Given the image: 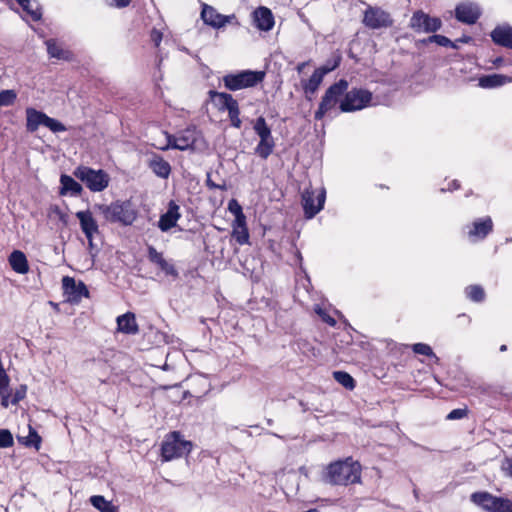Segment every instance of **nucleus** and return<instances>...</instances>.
<instances>
[{
  "label": "nucleus",
  "mask_w": 512,
  "mask_h": 512,
  "mask_svg": "<svg viewBox=\"0 0 512 512\" xmlns=\"http://www.w3.org/2000/svg\"><path fill=\"white\" fill-rule=\"evenodd\" d=\"M325 483L331 485H349L361 480V466L351 457L330 463L323 474Z\"/></svg>",
  "instance_id": "nucleus-1"
},
{
  "label": "nucleus",
  "mask_w": 512,
  "mask_h": 512,
  "mask_svg": "<svg viewBox=\"0 0 512 512\" xmlns=\"http://www.w3.org/2000/svg\"><path fill=\"white\" fill-rule=\"evenodd\" d=\"M95 209L103 216L106 222L130 226L138 216L130 200H116L110 204H96Z\"/></svg>",
  "instance_id": "nucleus-2"
},
{
  "label": "nucleus",
  "mask_w": 512,
  "mask_h": 512,
  "mask_svg": "<svg viewBox=\"0 0 512 512\" xmlns=\"http://www.w3.org/2000/svg\"><path fill=\"white\" fill-rule=\"evenodd\" d=\"M264 77L265 72L263 71L242 70L223 76V83L226 89L230 91H237L255 87L263 81Z\"/></svg>",
  "instance_id": "nucleus-3"
},
{
  "label": "nucleus",
  "mask_w": 512,
  "mask_h": 512,
  "mask_svg": "<svg viewBox=\"0 0 512 512\" xmlns=\"http://www.w3.org/2000/svg\"><path fill=\"white\" fill-rule=\"evenodd\" d=\"M73 175L93 192L103 191L108 187L110 181L109 175L104 170H94L87 166L77 167Z\"/></svg>",
  "instance_id": "nucleus-4"
},
{
  "label": "nucleus",
  "mask_w": 512,
  "mask_h": 512,
  "mask_svg": "<svg viewBox=\"0 0 512 512\" xmlns=\"http://www.w3.org/2000/svg\"><path fill=\"white\" fill-rule=\"evenodd\" d=\"M192 443L182 438L178 431L171 432L163 441L161 446V455L165 461L179 458L190 453Z\"/></svg>",
  "instance_id": "nucleus-5"
},
{
  "label": "nucleus",
  "mask_w": 512,
  "mask_h": 512,
  "mask_svg": "<svg viewBox=\"0 0 512 512\" xmlns=\"http://www.w3.org/2000/svg\"><path fill=\"white\" fill-rule=\"evenodd\" d=\"M253 129L259 137V143L255 147V153L262 159L266 160L275 147V140L272 136L271 128L266 123L263 116L256 118Z\"/></svg>",
  "instance_id": "nucleus-6"
},
{
  "label": "nucleus",
  "mask_w": 512,
  "mask_h": 512,
  "mask_svg": "<svg viewBox=\"0 0 512 512\" xmlns=\"http://www.w3.org/2000/svg\"><path fill=\"white\" fill-rule=\"evenodd\" d=\"M348 89V81L340 79L338 82L332 84L324 93L318 109L314 114L316 120H321L328 111L336 106L341 96L344 95Z\"/></svg>",
  "instance_id": "nucleus-7"
},
{
  "label": "nucleus",
  "mask_w": 512,
  "mask_h": 512,
  "mask_svg": "<svg viewBox=\"0 0 512 512\" xmlns=\"http://www.w3.org/2000/svg\"><path fill=\"white\" fill-rule=\"evenodd\" d=\"M471 501L489 512H512V501L488 492H475Z\"/></svg>",
  "instance_id": "nucleus-8"
},
{
  "label": "nucleus",
  "mask_w": 512,
  "mask_h": 512,
  "mask_svg": "<svg viewBox=\"0 0 512 512\" xmlns=\"http://www.w3.org/2000/svg\"><path fill=\"white\" fill-rule=\"evenodd\" d=\"M372 100V93L365 89L353 88L344 93V98L340 102L342 112H353L365 108Z\"/></svg>",
  "instance_id": "nucleus-9"
},
{
  "label": "nucleus",
  "mask_w": 512,
  "mask_h": 512,
  "mask_svg": "<svg viewBox=\"0 0 512 512\" xmlns=\"http://www.w3.org/2000/svg\"><path fill=\"white\" fill-rule=\"evenodd\" d=\"M325 199L326 191L324 188H321L317 195H315L314 190L305 189L302 193V206L305 217L307 219L315 217L322 210Z\"/></svg>",
  "instance_id": "nucleus-10"
},
{
  "label": "nucleus",
  "mask_w": 512,
  "mask_h": 512,
  "mask_svg": "<svg viewBox=\"0 0 512 512\" xmlns=\"http://www.w3.org/2000/svg\"><path fill=\"white\" fill-rule=\"evenodd\" d=\"M442 26L441 19L431 17L422 10L413 13L410 19V27L416 32L434 33Z\"/></svg>",
  "instance_id": "nucleus-11"
},
{
  "label": "nucleus",
  "mask_w": 512,
  "mask_h": 512,
  "mask_svg": "<svg viewBox=\"0 0 512 512\" xmlns=\"http://www.w3.org/2000/svg\"><path fill=\"white\" fill-rule=\"evenodd\" d=\"M363 24L370 29H380L392 26L393 20L390 14L380 7L369 6L364 12Z\"/></svg>",
  "instance_id": "nucleus-12"
},
{
  "label": "nucleus",
  "mask_w": 512,
  "mask_h": 512,
  "mask_svg": "<svg viewBox=\"0 0 512 512\" xmlns=\"http://www.w3.org/2000/svg\"><path fill=\"white\" fill-rule=\"evenodd\" d=\"M62 289L66 300L72 304H78L83 297L89 296V291L84 282L76 280L70 276L62 278Z\"/></svg>",
  "instance_id": "nucleus-13"
},
{
  "label": "nucleus",
  "mask_w": 512,
  "mask_h": 512,
  "mask_svg": "<svg viewBox=\"0 0 512 512\" xmlns=\"http://www.w3.org/2000/svg\"><path fill=\"white\" fill-rule=\"evenodd\" d=\"M201 18L205 24L217 29L224 27L228 23H232L233 20H236V16L234 14L222 15L214 7L208 4H203Z\"/></svg>",
  "instance_id": "nucleus-14"
},
{
  "label": "nucleus",
  "mask_w": 512,
  "mask_h": 512,
  "mask_svg": "<svg viewBox=\"0 0 512 512\" xmlns=\"http://www.w3.org/2000/svg\"><path fill=\"white\" fill-rule=\"evenodd\" d=\"M481 16L480 7L473 2L459 3L455 8V18L464 24H475Z\"/></svg>",
  "instance_id": "nucleus-15"
},
{
  "label": "nucleus",
  "mask_w": 512,
  "mask_h": 512,
  "mask_svg": "<svg viewBox=\"0 0 512 512\" xmlns=\"http://www.w3.org/2000/svg\"><path fill=\"white\" fill-rule=\"evenodd\" d=\"M198 136L199 132L195 126L188 127L173 136L172 148L181 151L194 149Z\"/></svg>",
  "instance_id": "nucleus-16"
},
{
  "label": "nucleus",
  "mask_w": 512,
  "mask_h": 512,
  "mask_svg": "<svg viewBox=\"0 0 512 512\" xmlns=\"http://www.w3.org/2000/svg\"><path fill=\"white\" fill-rule=\"evenodd\" d=\"M252 15L253 22L259 30L267 32L273 28L275 21L269 8L260 6L253 11Z\"/></svg>",
  "instance_id": "nucleus-17"
},
{
  "label": "nucleus",
  "mask_w": 512,
  "mask_h": 512,
  "mask_svg": "<svg viewBox=\"0 0 512 512\" xmlns=\"http://www.w3.org/2000/svg\"><path fill=\"white\" fill-rule=\"evenodd\" d=\"M179 206L171 200L168 204L167 211L160 216L158 227L162 232H167L176 226L180 218Z\"/></svg>",
  "instance_id": "nucleus-18"
},
{
  "label": "nucleus",
  "mask_w": 512,
  "mask_h": 512,
  "mask_svg": "<svg viewBox=\"0 0 512 512\" xmlns=\"http://www.w3.org/2000/svg\"><path fill=\"white\" fill-rule=\"evenodd\" d=\"M147 252H148V255H147L148 259L151 263L159 266V268L166 275H170L174 278L178 277L179 274H178V271L176 270L175 266L173 264H170L169 262H167L164 259L163 254L161 252H158L154 246L149 245L147 247Z\"/></svg>",
  "instance_id": "nucleus-19"
},
{
  "label": "nucleus",
  "mask_w": 512,
  "mask_h": 512,
  "mask_svg": "<svg viewBox=\"0 0 512 512\" xmlns=\"http://www.w3.org/2000/svg\"><path fill=\"white\" fill-rule=\"evenodd\" d=\"M76 217L80 222V227L86 238H90L95 233H98V224L93 218L90 210L78 211Z\"/></svg>",
  "instance_id": "nucleus-20"
},
{
  "label": "nucleus",
  "mask_w": 512,
  "mask_h": 512,
  "mask_svg": "<svg viewBox=\"0 0 512 512\" xmlns=\"http://www.w3.org/2000/svg\"><path fill=\"white\" fill-rule=\"evenodd\" d=\"M493 229L492 219L487 216L485 218H479L472 224V228L469 230L468 235L470 238L484 239Z\"/></svg>",
  "instance_id": "nucleus-21"
},
{
  "label": "nucleus",
  "mask_w": 512,
  "mask_h": 512,
  "mask_svg": "<svg viewBox=\"0 0 512 512\" xmlns=\"http://www.w3.org/2000/svg\"><path fill=\"white\" fill-rule=\"evenodd\" d=\"M493 42L499 46L512 48V27L509 25L497 26L490 34Z\"/></svg>",
  "instance_id": "nucleus-22"
},
{
  "label": "nucleus",
  "mask_w": 512,
  "mask_h": 512,
  "mask_svg": "<svg viewBox=\"0 0 512 512\" xmlns=\"http://www.w3.org/2000/svg\"><path fill=\"white\" fill-rule=\"evenodd\" d=\"M48 115L42 111H38L35 108L29 107L26 109V129L33 133L38 130L40 125L46 127V120Z\"/></svg>",
  "instance_id": "nucleus-23"
},
{
  "label": "nucleus",
  "mask_w": 512,
  "mask_h": 512,
  "mask_svg": "<svg viewBox=\"0 0 512 512\" xmlns=\"http://www.w3.org/2000/svg\"><path fill=\"white\" fill-rule=\"evenodd\" d=\"M325 76V71L314 70L313 74L307 80H301V86L305 93V96L308 100H311L312 95H314L319 86L321 85L323 78Z\"/></svg>",
  "instance_id": "nucleus-24"
},
{
  "label": "nucleus",
  "mask_w": 512,
  "mask_h": 512,
  "mask_svg": "<svg viewBox=\"0 0 512 512\" xmlns=\"http://www.w3.org/2000/svg\"><path fill=\"white\" fill-rule=\"evenodd\" d=\"M118 331L128 334L135 335L139 332V327L136 322L135 314L127 312L117 317Z\"/></svg>",
  "instance_id": "nucleus-25"
},
{
  "label": "nucleus",
  "mask_w": 512,
  "mask_h": 512,
  "mask_svg": "<svg viewBox=\"0 0 512 512\" xmlns=\"http://www.w3.org/2000/svg\"><path fill=\"white\" fill-rule=\"evenodd\" d=\"M149 168L156 174L158 177L167 179L171 173V166L168 161H166L160 155H154L149 160Z\"/></svg>",
  "instance_id": "nucleus-26"
},
{
  "label": "nucleus",
  "mask_w": 512,
  "mask_h": 512,
  "mask_svg": "<svg viewBox=\"0 0 512 512\" xmlns=\"http://www.w3.org/2000/svg\"><path fill=\"white\" fill-rule=\"evenodd\" d=\"M209 96L213 101L217 100L216 104L220 111H227L228 109L232 108L234 105L238 103L237 100H235L231 94L226 92L210 90Z\"/></svg>",
  "instance_id": "nucleus-27"
},
{
  "label": "nucleus",
  "mask_w": 512,
  "mask_h": 512,
  "mask_svg": "<svg viewBox=\"0 0 512 512\" xmlns=\"http://www.w3.org/2000/svg\"><path fill=\"white\" fill-rule=\"evenodd\" d=\"M60 183V195H66L70 193L73 196H78L83 190L82 186L73 177L66 174L61 175Z\"/></svg>",
  "instance_id": "nucleus-28"
},
{
  "label": "nucleus",
  "mask_w": 512,
  "mask_h": 512,
  "mask_svg": "<svg viewBox=\"0 0 512 512\" xmlns=\"http://www.w3.org/2000/svg\"><path fill=\"white\" fill-rule=\"evenodd\" d=\"M47 46V53L51 58H56L58 60L70 61L72 60L73 54L69 50L63 49L56 40L48 39L45 42Z\"/></svg>",
  "instance_id": "nucleus-29"
},
{
  "label": "nucleus",
  "mask_w": 512,
  "mask_h": 512,
  "mask_svg": "<svg viewBox=\"0 0 512 512\" xmlns=\"http://www.w3.org/2000/svg\"><path fill=\"white\" fill-rule=\"evenodd\" d=\"M11 268L19 273L25 274L29 270V265L25 254L20 250H14L9 256Z\"/></svg>",
  "instance_id": "nucleus-30"
},
{
  "label": "nucleus",
  "mask_w": 512,
  "mask_h": 512,
  "mask_svg": "<svg viewBox=\"0 0 512 512\" xmlns=\"http://www.w3.org/2000/svg\"><path fill=\"white\" fill-rule=\"evenodd\" d=\"M510 80L511 79L509 77L502 74L484 75L479 78V86L486 89L497 88Z\"/></svg>",
  "instance_id": "nucleus-31"
},
{
  "label": "nucleus",
  "mask_w": 512,
  "mask_h": 512,
  "mask_svg": "<svg viewBox=\"0 0 512 512\" xmlns=\"http://www.w3.org/2000/svg\"><path fill=\"white\" fill-rule=\"evenodd\" d=\"M22 9L31 17L35 22L41 20L42 11L39 3L35 0H15Z\"/></svg>",
  "instance_id": "nucleus-32"
},
{
  "label": "nucleus",
  "mask_w": 512,
  "mask_h": 512,
  "mask_svg": "<svg viewBox=\"0 0 512 512\" xmlns=\"http://www.w3.org/2000/svg\"><path fill=\"white\" fill-rule=\"evenodd\" d=\"M90 503L100 512H117V507L113 505L111 501L106 500L104 496H91Z\"/></svg>",
  "instance_id": "nucleus-33"
},
{
  "label": "nucleus",
  "mask_w": 512,
  "mask_h": 512,
  "mask_svg": "<svg viewBox=\"0 0 512 512\" xmlns=\"http://www.w3.org/2000/svg\"><path fill=\"white\" fill-rule=\"evenodd\" d=\"M334 379L348 390H353L356 386L354 378L345 371H334Z\"/></svg>",
  "instance_id": "nucleus-34"
},
{
  "label": "nucleus",
  "mask_w": 512,
  "mask_h": 512,
  "mask_svg": "<svg viewBox=\"0 0 512 512\" xmlns=\"http://www.w3.org/2000/svg\"><path fill=\"white\" fill-rule=\"evenodd\" d=\"M465 294L473 302H482L485 299V291L480 285H470L465 288Z\"/></svg>",
  "instance_id": "nucleus-35"
},
{
  "label": "nucleus",
  "mask_w": 512,
  "mask_h": 512,
  "mask_svg": "<svg viewBox=\"0 0 512 512\" xmlns=\"http://www.w3.org/2000/svg\"><path fill=\"white\" fill-rule=\"evenodd\" d=\"M423 42L424 43L435 42L438 45L443 46V47H451L453 49L459 48V45H456V42L451 41L446 36L438 35V34L429 36L426 40H423Z\"/></svg>",
  "instance_id": "nucleus-36"
},
{
  "label": "nucleus",
  "mask_w": 512,
  "mask_h": 512,
  "mask_svg": "<svg viewBox=\"0 0 512 512\" xmlns=\"http://www.w3.org/2000/svg\"><path fill=\"white\" fill-rule=\"evenodd\" d=\"M17 99V94L12 89L1 90L0 91V107L11 106L15 103Z\"/></svg>",
  "instance_id": "nucleus-37"
},
{
  "label": "nucleus",
  "mask_w": 512,
  "mask_h": 512,
  "mask_svg": "<svg viewBox=\"0 0 512 512\" xmlns=\"http://www.w3.org/2000/svg\"><path fill=\"white\" fill-rule=\"evenodd\" d=\"M232 236L239 245H244L249 242L248 228H234Z\"/></svg>",
  "instance_id": "nucleus-38"
},
{
  "label": "nucleus",
  "mask_w": 512,
  "mask_h": 512,
  "mask_svg": "<svg viewBox=\"0 0 512 512\" xmlns=\"http://www.w3.org/2000/svg\"><path fill=\"white\" fill-rule=\"evenodd\" d=\"M341 62V56L336 55L332 59H329L324 65L316 68L318 71H325V75L335 70Z\"/></svg>",
  "instance_id": "nucleus-39"
},
{
  "label": "nucleus",
  "mask_w": 512,
  "mask_h": 512,
  "mask_svg": "<svg viewBox=\"0 0 512 512\" xmlns=\"http://www.w3.org/2000/svg\"><path fill=\"white\" fill-rule=\"evenodd\" d=\"M229 119L231 121V125L235 128H240L242 121L239 118L240 115V109L238 103L234 105L232 108L227 110Z\"/></svg>",
  "instance_id": "nucleus-40"
},
{
  "label": "nucleus",
  "mask_w": 512,
  "mask_h": 512,
  "mask_svg": "<svg viewBox=\"0 0 512 512\" xmlns=\"http://www.w3.org/2000/svg\"><path fill=\"white\" fill-rule=\"evenodd\" d=\"M412 350L416 354L428 356V357H436L432 348L425 343H416L412 346Z\"/></svg>",
  "instance_id": "nucleus-41"
},
{
  "label": "nucleus",
  "mask_w": 512,
  "mask_h": 512,
  "mask_svg": "<svg viewBox=\"0 0 512 512\" xmlns=\"http://www.w3.org/2000/svg\"><path fill=\"white\" fill-rule=\"evenodd\" d=\"M13 435L8 429H0V448H9L13 446Z\"/></svg>",
  "instance_id": "nucleus-42"
},
{
  "label": "nucleus",
  "mask_w": 512,
  "mask_h": 512,
  "mask_svg": "<svg viewBox=\"0 0 512 512\" xmlns=\"http://www.w3.org/2000/svg\"><path fill=\"white\" fill-rule=\"evenodd\" d=\"M23 443L28 447L34 446L36 449H39L41 437L34 429L30 428L29 435L25 438Z\"/></svg>",
  "instance_id": "nucleus-43"
},
{
  "label": "nucleus",
  "mask_w": 512,
  "mask_h": 512,
  "mask_svg": "<svg viewBox=\"0 0 512 512\" xmlns=\"http://www.w3.org/2000/svg\"><path fill=\"white\" fill-rule=\"evenodd\" d=\"M235 220L233 223L234 228H247L246 225V216L243 213L242 207L237 205V211H234Z\"/></svg>",
  "instance_id": "nucleus-44"
},
{
  "label": "nucleus",
  "mask_w": 512,
  "mask_h": 512,
  "mask_svg": "<svg viewBox=\"0 0 512 512\" xmlns=\"http://www.w3.org/2000/svg\"><path fill=\"white\" fill-rule=\"evenodd\" d=\"M46 127L54 133L64 132L67 130L63 123L49 116L46 120Z\"/></svg>",
  "instance_id": "nucleus-45"
},
{
  "label": "nucleus",
  "mask_w": 512,
  "mask_h": 512,
  "mask_svg": "<svg viewBox=\"0 0 512 512\" xmlns=\"http://www.w3.org/2000/svg\"><path fill=\"white\" fill-rule=\"evenodd\" d=\"M468 414V409L467 408H457V409H454L452 410L447 416H446V419L447 420H458V419H463L464 417H466Z\"/></svg>",
  "instance_id": "nucleus-46"
},
{
  "label": "nucleus",
  "mask_w": 512,
  "mask_h": 512,
  "mask_svg": "<svg viewBox=\"0 0 512 512\" xmlns=\"http://www.w3.org/2000/svg\"><path fill=\"white\" fill-rule=\"evenodd\" d=\"M26 391H27L26 385H20V387L17 388L16 391L14 392L12 399H11V403L17 404L18 402L23 400L26 396Z\"/></svg>",
  "instance_id": "nucleus-47"
},
{
  "label": "nucleus",
  "mask_w": 512,
  "mask_h": 512,
  "mask_svg": "<svg viewBox=\"0 0 512 512\" xmlns=\"http://www.w3.org/2000/svg\"><path fill=\"white\" fill-rule=\"evenodd\" d=\"M315 312L321 317V319L330 326H335L336 320L331 317L325 310L317 306Z\"/></svg>",
  "instance_id": "nucleus-48"
},
{
  "label": "nucleus",
  "mask_w": 512,
  "mask_h": 512,
  "mask_svg": "<svg viewBox=\"0 0 512 512\" xmlns=\"http://www.w3.org/2000/svg\"><path fill=\"white\" fill-rule=\"evenodd\" d=\"M9 376L6 372L0 375V395L5 394L9 386Z\"/></svg>",
  "instance_id": "nucleus-49"
},
{
  "label": "nucleus",
  "mask_w": 512,
  "mask_h": 512,
  "mask_svg": "<svg viewBox=\"0 0 512 512\" xmlns=\"http://www.w3.org/2000/svg\"><path fill=\"white\" fill-rule=\"evenodd\" d=\"M151 40L154 42L155 46L158 47L162 41V33L156 29L151 31Z\"/></svg>",
  "instance_id": "nucleus-50"
},
{
  "label": "nucleus",
  "mask_w": 512,
  "mask_h": 512,
  "mask_svg": "<svg viewBox=\"0 0 512 512\" xmlns=\"http://www.w3.org/2000/svg\"><path fill=\"white\" fill-rule=\"evenodd\" d=\"M206 185L207 187H209L210 189H220V190H224L225 189V185H218L216 183H214L211 178H210V174L208 173L207 174V179H206Z\"/></svg>",
  "instance_id": "nucleus-51"
},
{
  "label": "nucleus",
  "mask_w": 512,
  "mask_h": 512,
  "mask_svg": "<svg viewBox=\"0 0 512 512\" xmlns=\"http://www.w3.org/2000/svg\"><path fill=\"white\" fill-rule=\"evenodd\" d=\"M113 3L118 8H125L130 5L131 0H113Z\"/></svg>",
  "instance_id": "nucleus-52"
},
{
  "label": "nucleus",
  "mask_w": 512,
  "mask_h": 512,
  "mask_svg": "<svg viewBox=\"0 0 512 512\" xmlns=\"http://www.w3.org/2000/svg\"><path fill=\"white\" fill-rule=\"evenodd\" d=\"M237 205L239 204L235 199L230 200L228 204L229 211L234 214V211H237Z\"/></svg>",
  "instance_id": "nucleus-53"
},
{
  "label": "nucleus",
  "mask_w": 512,
  "mask_h": 512,
  "mask_svg": "<svg viewBox=\"0 0 512 512\" xmlns=\"http://www.w3.org/2000/svg\"><path fill=\"white\" fill-rule=\"evenodd\" d=\"M506 465L505 470L507 474L512 477V458L506 460Z\"/></svg>",
  "instance_id": "nucleus-54"
},
{
  "label": "nucleus",
  "mask_w": 512,
  "mask_h": 512,
  "mask_svg": "<svg viewBox=\"0 0 512 512\" xmlns=\"http://www.w3.org/2000/svg\"><path fill=\"white\" fill-rule=\"evenodd\" d=\"M472 40V37L470 36H463L461 38L456 39L454 42H456V45L462 44V43H469Z\"/></svg>",
  "instance_id": "nucleus-55"
},
{
  "label": "nucleus",
  "mask_w": 512,
  "mask_h": 512,
  "mask_svg": "<svg viewBox=\"0 0 512 512\" xmlns=\"http://www.w3.org/2000/svg\"><path fill=\"white\" fill-rule=\"evenodd\" d=\"M87 240H88V247L90 249V252L92 253V251L95 248L94 243H93V236H90V238H87Z\"/></svg>",
  "instance_id": "nucleus-56"
},
{
  "label": "nucleus",
  "mask_w": 512,
  "mask_h": 512,
  "mask_svg": "<svg viewBox=\"0 0 512 512\" xmlns=\"http://www.w3.org/2000/svg\"><path fill=\"white\" fill-rule=\"evenodd\" d=\"M307 65V62H302V63H299L296 67V70L301 73L303 71V69L305 68V66Z\"/></svg>",
  "instance_id": "nucleus-57"
},
{
  "label": "nucleus",
  "mask_w": 512,
  "mask_h": 512,
  "mask_svg": "<svg viewBox=\"0 0 512 512\" xmlns=\"http://www.w3.org/2000/svg\"><path fill=\"white\" fill-rule=\"evenodd\" d=\"M459 187H460L459 182H458L457 180H454V181L452 182V187H451V188H449V189H450V190H457Z\"/></svg>",
  "instance_id": "nucleus-58"
},
{
  "label": "nucleus",
  "mask_w": 512,
  "mask_h": 512,
  "mask_svg": "<svg viewBox=\"0 0 512 512\" xmlns=\"http://www.w3.org/2000/svg\"><path fill=\"white\" fill-rule=\"evenodd\" d=\"M2 396H3V397H2V402H1V404H2V406H3V407H7V406H8V399H7V398H8V396H5L4 394H3Z\"/></svg>",
  "instance_id": "nucleus-59"
},
{
  "label": "nucleus",
  "mask_w": 512,
  "mask_h": 512,
  "mask_svg": "<svg viewBox=\"0 0 512 512\" xmlns=\"http://www.w3.org/2000/svg\"><path fill=\"white\" fill-rule=\"evenodd\" d=\"M173 136H174V135H168V137H167V140H168V145H167V147H169V148H172V144H173Z\"/></svg>",
  "instance_id": "nucleus-60"
},
{
  "label": "nucleus",
  "mask_w": 512,
  "mask_h": 512,
  "mask_svg": "<svg viewBox=\"0 0 512 512\" xmlns=\"http://www.w3.org/2000/svg\"><path fill=\"white\" fill-rule=\"evenodd\" d=\"M506 350H507V346H506L505 344H503V345H501V346H500V351H501V352H504V351H506Z\"/></svg>",
  "instance_id": "nucleus-61"
},
{
  "label": "nucleus",
  "mask_w": 512,
  "mask_h": 512,
  "mask_svg": "<svg viewBox=\"0 0 512 512\" xmlns=\"http://www.w3.org/2000/svg\"><path fill=\"white\" fill-rule=\"evenodd\" d=\"M59 217H60V220L65 222L64 215L60 211H59Z\"/></svg>",
  "instance_id": "nucleus-62"
},
{
  "label": "nucleus",
  "mask_w": 512,
  "mask_h": 512,
  "mask_svg": "<svg viewBox=\"0 0 512 512\" xmlns=\"http://www.w3.org/2000/svg\"><path fill=\"white\" fill-rule=\"evenodd\" d=\"M300 405L302 406V408H303V410H304V411H306V410H307V408L305 407V405H304V403H303L302 401L300 402Z\"/></svg>",
  "instance_id": "nucleus-63"
}]
</instances>
